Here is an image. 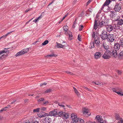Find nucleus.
I'll use <instances>...</instances> for the list:
<instances>
[{
	"mask_svg": "<svg viewBox=\"0 0 123 123\" xmlns=\"http://www.w3.org/2000/svg\"><path fill=\"white\" fill-rule=\"evenodd\" d=\"M47 84V83L46 82H44L42 83L40 85V86H43L44 85H46Z\"/></svg>",
	"mask_w": 123,
	"mask_h": 123,
	"instance_id": "obj_50",
	"label": "nucleus"
},
{
	"mask_svg": "<svg viewBox=\"0 0 123 123\" xmlns=\"http://www.w3.org/2000/svg\"><path fill=\"white\" fill-rule=\"evenodd\" d=\"M97 37V38L96 37L94 38L95 41L94 43L96 44V46H98V44L100 43V41H99L100 37Z\"/></svg>",
	"mask_w": 123,
	"mask_h": 123,
	"instance_id": "obj_13",
	"label": "nucleus"
},
{
	"mask_svg": "<svg viewBox=\"0 0 123 123\" xmlns=\"http://www.w3.org/2000/svg\"><path fill=\"white\" fill-rule=\"evenodd\" d=\"M117 72L119 74H121V71H119L118 70H117Z\"/></svg>",
	"mask_w": 123,
	"mask_h": 123,
	"instance_id": "obj_58",
	"label": "nucleus"
},
{
	"mask_svg": "<svg viewBox=\"0 0 123 123\" xmlns=\"http://www.w3.org/2000/svg\"><path fill=\"white\" fill-rule=\"evenodd\" d=\"M120 96H123V93H117Z\"/></svg>",
	"mask_w": 123,
	"mask_h": 123,
	"instance_id": "obj_54",
	"label": "nucleus"
},
{
	"mask_svg": "<svg viewBox=\"0 0 123 123\" xmlns=\"http://www.w3.org/2000/svg\"><path fill=\"white\" fill-rule=\"evenodd\" d=\"M62 118L64 119H67L69 117V116L68 113L64 112Z\"/></svg>",
	"mask_w": 123,
	"mask_h": 123,
	"instance_id": "obj_19",
	"label": "nucleus"
},
{
	"mask_svg": "<svg viewBox=\"0 0 123 123\" xmlns=\"http://www.w3.org/2000/svg\"><path fill=\"white\" fill-rule=\"evenodd\" d=\"M114 89L113 88V92H123V90H122L121 89H119V90L118 91H117L114 90Z\"/></svg>",
	"mask_w": 123,
	"mask_h": 123,
	"instance_id": "obj_39",
	"label": "nucleus"
},
{
	"mask_svg": "<svg viewBox=\"0 0 123 123\" xmlns=\"http://www.w3.org/2000/svg\"><path fill=\"white\" fill-rule=\"evenodd\" d=\"M24 52V51H23V50H22L21 51L17 53V54L15 55V56L16 57H17L18 56H20L22 55H23L25 54Z\"/></svg>",
	"mask_w": 123,
	"mask_h": 123,
	"instance_id": "obj_18",
	"label": "nucleus"
},
{
	"mask_svg": "<svg viewBox=\"0 0 123 123\" xmlns=\"http://www.w3.org/2000/svg\"><path fill=\"white\" fill-rule=\"evenodd\" d=\"M115 21H117V25L122 26L123 24V19H120V16H118L117 18L114 19Z\"/></svg>",
	"mask_w": 123,
	"mask_h": 123,
	"instance_id": "obj_6",
	"label": "nucleus"
},
{
	"mask_svg": "<svg viewBox=\"0 0 123 123\" xmlns=\"http://www.w3.org/2000/svg\"><path fill=\"white\" fill-rule=\"evenodd\" d=\"M120 45L118 43H115L114 46V49L111 52L112 56L116 58L117 56V51L120 49Z\"/></svg>",
	"mask_w": 123,
	"mask_h": 123,
	"instance_id": "obj_1",
	"label": "nucleus"
},
{
	"mask_svg": "<svg viewBox=\"0 0 123 123\" xmlns=\"http://www.w3.org/2000/svg\"><path fill=\"white\" fill-rule=\"evenodd\" d=\"M84 12H82L80 14V17H82L84 15Z\"/></svg>",
	"mask_w": 123,
	"mask_h": 123,
	"instance_id": "obj_51",
	"label": "nucleus"
},
{
	"mask_svg": "<svg viewBox=\"0 0 123 123\" xmlns=\"http://www.w3.org/2000/svg\"><path fill=\"white\" fill-rule=\"evenodd\" d=\"M51 121V119L49 117H45L43 121V123H50Z\"/></svg>",
	"mask_w": 123,
	"mask_h": 123,
	"instance_id": "obj_10",
	"label": "nucleus"
},
{
	"mask_svg": "<svg viewBox=\"0 0 123 123\" xmlns=\"http://www.w3.org/2000/svg\"><path fill=\"white\" fill-rule=\"evenodd\" d=\"M109 19H105L104 21V23L105 25H107L108 24L109 22Z\"/></svg>",
	"mask_w": 123,
	"mask_h": 123,
	"instance_id": "obj_23",
	"label": "nucleus"
},
{
	"mask_svg": "<svg viewBox=\"0 0 123 123\" xmlns=\"http://www.w3.org/2000/svg\"><path fill=\"white\" fill-rule=\"evenodd\" d=\"M49 41L46 40L44 41V42L42 43V45L43 46L45 45H46L49 43Z\"/></svg>",
	"mask_w": 123,
	"mask_h": 123,
	"instance_id": "obj_32",
	"label": "nucleus"
},
{
	"mask_svg": "<svg viewBox=\"0 0 123 123\" xmlns=\"http://www.w3.org/2000/svg\"><path fill=\"white\" fill-rule=\"evenodd\" d=\"M67 33H68L69 38L70 40H72L73 39V37L72 35V33L69 31V32H68Z\"/></svg>",
	"mask_w": 123,
	"mask_h": 123,
	"instance_id": "obj_22",
	"label": "nucleus"
},
{
	"mask_svg": "<svg viewBox=\"0 0 123 123\" xmlns=\"http://www.w3.org/2000/svg\"><path fill=\"white\" fill-rule=\"evenodd\" d=\"M92 37L93 38H94L95 37H96L97 38V37H99V35L98 32H96L95 33V32L93 31L92 34Z\"/></svg>",
	"mask_w": 123,
	"mask_h": 123,
	"instance_id": "obj_15",
	"label": "nucleus"
},
{
	"mask_svg": "<svg viewBox=\"0 0 123 123\" xmlns=\"http://www.w3.org/2000/svg\"><path fill=\"white\" fill-rule=\"evenodd\" d=\"M112 50H111V51L109 50H106L105 53L107 54L110 53L111 54H112L111 55L112 56Z\"/></svg>",
	"mask_w": 123,
	"mask_h": 123,
	"instance_id": "obj_37",
	"label": "nucleus"
},
{
	"mask_svg": "<svg viewBox=\"0 0 123 123\" xmlns=\"http://www.w3.org/2000/svg\"><path fill=\"white\" fill-rule=\"evenodd\" d=\"M121 57H123V50L121 51L119 54L118 58L119 59Z\"/></svg>",
	"mask_w": 123,
	"mask_h": 123,
	"instance_id": "obj_25",
	"label": "nucleus"
},
{
	"mask_svg": "<svg viewBox=\"0 0 123 123\" xmlns=\"http://www.w3.org/2000/svg\"><path fill=\"white\" fill-rule=\"evenodd\" d=\"M119 43H121V46L123 47V38H121L120 40Z\"/></svg>",
	"mask_w": 123,
	"mask_h": 123,
	"instance_id": "obj_36",
	"label": "nucleus"
},
{
	"mask_svg": "<svg viewBox=\"0 0 123 123\" xmlns=\"http://www.w3.org/2000/svg\"><path fill=\"white\" fill-rule=\"evenodd\" d=\"M121 9V5L119 3H117L114 7V9L116 11L119 12Z\"/></svg>",
	"mask_w": 123,
	"mask_h": 123,
	"instance_id": "obj_8",
	"label": "nucleus"
},
{
	"mask_svg": "<svg viewBox=\"0 0 123 123\" xmlns=\"http://www.w3.org/2000/svg\"><path fill=\"white\" fill-rule=\"evenodd\" d=\"M90 3V1H88L86 3V6H88Z\"/></svg>",
	"mask_w": 123,
	"mask_h": 123,
	"instance_id": "obj_62",
	"label": "nucleus"
},
{
	"mask_svg": "<svg viewBox=\"0 0 123 123\" xmlns=\"http://www.w3.org/2000/svg\"><path fill=\"white\" fill-rule=\"evenodd\" d=\"M97 21L98 20L96 19L94 20L93 27L95 30H96L97 29L98 26Z\"/></svg>",
	"mask_w": 123,
	"mask_h": 123,
	"instance_id": "obj_16",
	"label": "nucleus"
},
{
	"mask_svg": "<svg viewBox=\"0 0 123 123\" xmlns=\"http://www.w3.org/2000/svg\"><path fill=\"white\" fill-rule=\"evenodd\" d=\"M68 15V13H67L63 17L62 19V21H63L65 18L67 17V16Z\"/></svg>",
	"mask_w": 123,
	"mask_h": 123,
	"instance_id": "obj_53",
	"label": "nucleus"
},
{
	"mask_svg": "<svg viewBox=\"0 0 123 123\" xmlns=\"http://www.w3.org/2000/svg\"><path fill=\"white\" fill-rule=\"evenodd\" d=\"M90 46H91L90 48L91 49H92L94 48V43L92 42H91L90 43Z\"/></svg>",
	"mask_w": 123,
	"mask_h": 123,
	"instance_id": "obj_31",
	"label": "nucleus"
},
{
	"mask_svg": "<svg viewBox=\"0 0 123 123\" xmlns=\"http://www.w3.org/2000/svg\"><path fill=\"white\" fill-rule=\"evenodd\" d=\"M84 89L85 90H87L88 91H89L90 92H92V90L91 89H89L86 87H85L84 88Z\"/></svg>",
	"mask_w": 123,
	"mask_h": 123,
	"instance_id": "obj_48",
	"label": "nucleus"
},
{
	"mask_svg": "<svg viewBox=\"0 0 123 123\" xmlns=\"http://www.w3.org/2000/svg\"><path fill=\"white\" fill-rule=\"evenodd\" d=\"M102 57L104 59H108L110 58V56L109 55L104 53L102 56Z\"/></svg>",
	"mask_w": 123,
	"mask_h": 123,
	"instance_id": "obj_17",
	"label": "nucleus"
},
{
	"mask_svg": "<svg viewBox=\"0 0 123 123\" xmlns=\"http://www.w3.org/2000/svg\"><path fill=\"white\" fill-rule=\"evenodd\" d=\"M49 103V102L46 100L45 101H44L43 103V105H47Z\"/></svg>",
	"mask_w": 123,
	"mask_h": 123,
	"instance_id": "obj_42",
	"label": "nucleus"
},
{
	"mask_svg": "<svg viewBox=\"0 0 123 123\" xmlns=\"http://www.w3.org/2000/svg\"><path fill=\"white\" fill-rule=\"evenodd\" d=\"M102 55L101 53L99 52H96L94 55L95 59H97L100 58Z\"/></svg>",
	"mask_w": 123,
	"mask_h": 123,
	"instance_id": "obj_11",
	"label": "nucleus"
},
{
	"mask_svg": "<svg viewBox=\"0 0 123 123\" xmlns=\"http://www.w3.org/2000/svg\"><path fill=\"white\" fill-rule=\"evenodd\" d=\"M103 47L106 50L108 49L109 48V46L108 45L106 44H103Z\"/></svg>",
	"mask_w": 123,
	"mask_h": 123,
	"instance_id": "obj_35",
	"label": "nucleus"
},
{
	"mask_svg": "<svg viewBox=\"0 0 123 123\" xmlns=\"http://www.w3.org/2000/svg\"><path fill=\"white\" fill-rule=\"evenodd\" d=\"M107 38V40L109 42H112L115 40V36L113 34H109L108 35Z\"/></svg>",
	"mask_w": 123,
	"mask_h": 123,
	"instance_id": "obj_4",
	"label": "nucleus"
},
{
	"mask_svg": "<svg viewBox=\"0 0 123 123\" xmlns=\"http://www.w3.org/2000/svg\"><path fill=\"white\" fill-rule=\"evenodd\" d=\"M102 25H105L104 21H103L102 20H100L98 22V26L102 27Z\"/></svg>",
	"mask_w": 123,
	"mask_h": 123,
	"instance_id": "obj_20",
	"label": "nucleus"
},
{
	"mask_svg": "<svg viewBox=\"0 0 123 123\" xmlns=\"http://www.w3.org/2000/svg\"><path fill=\"white\" fill-rule=\"evenodd\" d=\"M53 91V90L52 89L49 88L46 90L44 92H50Z\"/></svg>",
	"mask_w": 123,
	"mask_h": 123,
	"instance_id": "obj_38",
	"label": "nucleus"
},
{
	"mask_svg": "<svg viewBox=\"0 0 123 123\" xmlns=\"http://www.w3.org/2000/svg\"><path fill=\"white\" fill-rule=\"evenodd\" d=\"M94 83L98 85H102V83H99V81H98L95 82Z\"/></svg>",
	"mask_w": 123,
	"mask_h": 123,
	"instance_id": "obj_41",
	"label": "nucleus"
},
{
	"mask_svg": "<svg viewBox=\"0 0 123 123\" xmlns=\"http://www.w3.org/2000/svg\"><path fill=\"white\" fill-rule=\"evenodd\" d=\"M58 105L59 106L61 107H65V106L64 105H63L62 104L60 103H58Z\"/></svg>",
	"mask_w": 123,
	"mask_h": 123,
	"instance_id": "obj_49",
	"label": "nucleus"
},
{
	"mask_svg": "<svg viewBox=\"0 0 123 123\" xmlns=\"http://www.w3.org/2000/svg\"><path fill=\"white\" fill-rule=\"evenodd\" d=\"M40 108H38L35 109H34L33 110V112L34 113L38 112L40 111Z\"/></svg>",
	"mask_w": 123,
	"mask_h": 123,
	"instance_id": "obj_30",
	"label": "nucleus"
},
{
	"mask_svg": "<svg viewBox=\"0 0 123 123\" xmlns=\"http://www.w3.org/2000/svg\"><path fill=\"white\" fill-rule=\"evenodd\" d=\"M23 123H30L29 121L28 120H27L25 122H24Z\"/></svg>",
	"mask_w": 123,
	"mask_h": 123,
	"instance_id": "obj_64",
	"label": "nucleus"
},
{
	"mask_svg": "<svg viewBox=\"0 0 123 123\" xmlns=\"http://www.w3.org/2000/svg\"><path fill=\"white\" fill-rule=\"evenodd\" d=\"M110 12L111 13V14H112V15H115V12H114V11H111Z\"/></svg>",
	"mask_w": 123,
	"mask_h": 123,
	"instance_id": "obj_55",
	"label": "nucleus"
},
{
	"mask_svg": "<svg viewBox=\"0 0 123 123\" xmlns=\"http://www.w3.org/2000/svg\"><path fill=\"white\" fill-rule=\"evenodd\" d=\"M44 113L45 114V116L57 117V112L55 111H50L49 114L45 112Z\"/></svg>",
	"mask_w": 123,
	"mask_h": 123,
	"instance_id": "obj_5",
	"label": "nucleus"
},
{
	"mask_svg": "<svg viewBox=\"0 0 123 123\" xmlns=\"http://www.w3.org/2000/svg\"><path fill=\"white\" fill-rule=\"evenodd\" d=\"M8 35L7 34H6V35L2 36V37H3V38H6Z\"/></svg>",
	"mask_w": 123,
	"mask_h": 123,
	"instance_id": "obj_59",
	"label": "nucleus"
},
{
	"mask_svg": "<svg viewBox=\"0 0 123 123\" xmlns=\"http://www.w3.org/2000/svg\"><path fill=\"white\" fill-rule=\"evenodd\" d=\"M81 35L80 34H79L78 35V40L80 41H81Z\"/></svg>",
	"mask_w": 123,
	"mask_h": 123,
	"instance_id": "obj_46",
	"label": "nucleus"
},
{
	"mask_svg": "<svg viewBox=\"0 0 123 123\" xmlns=\"http://www.w3.org/2000/svg\"><path fill=\"white\" fill-rule=\"evenodd\" d=\"M68 27L67 25H65L63 27V29L64 31L66 32L68 29Z\"/></svg>",
	"mask_w": 123,
	"mask_h": 123,
	"instance_id": "obj_33",
	"label": "nucleus"
},
{
	"mask_svg": "<svg viewBox=\"0 0 123 123\" xmlns=\"http://www.w3.org/2000/svg\"><path fill=\"white\" fill-rule=\"evenodd\" d=\"M113 27L110 25H107L106 27L107 31L108 32L111 31L113 30Z\"/></svg>",
	"mask_w": 123,
	"mask_h": 123,
	"instance_id": "obj_14",
	"label": "nucleus"
},
{
	"mask_svg": "<svg viewBox=\"0 0 123 123\" xmlns=\"http://www.w3.org/2000/svg\"><path fill=\"white\" fill-rule=\"evenodd\" d=\"M56 43L57 44L55 45V47H57L58 49L60 48H63V47L64 46H66L67 44H64V45H62L61 43H59L56 42Z\"/></svg>",
	"mask_w": 123,
	"mask_h": 123,
	"instance_id": "obj_12",
	"label": "nucleus"
},
{
	"mask_svg": "<svg viewBox=\"0 0 123 123\" xmlns=\"http://www.w3.org/2000/svg\"><path fill=\"white\" fill-rule=\"evenodd\" d=\"M95 120L98 121L101 123H106L105 121H103L102 117L99 115H97L95 118Z\"/></svg>",
	"mask_w": 123,
	"mask_h": 123,
	"instance_id": "obj_9",
	"label": "nucleus"
},
{
	"mask_svg": "<svg viewBox=\"0 0 123 123\" xmlns=\"http://www.w3.org/2000/svg\"><path fill=\"white\" fill-rule=\"evenodd\" d=\"M1 54V53H0V60L2 59V57L3 56H4V55H2Z\"/></svg>",
	"mask_w": 123,
	"mask_h": 123,
	"instance_id": "obj_60",
	"label": "nucleus"
},
{
	"mask_svg": "<svg viewBox=\"0 0 123 123\" xmlns=\"http://www.w3.org/2000/svg\"><path fill=\"white\" fill-rule=\"evenodd\" d=\"M111 2V1H109L106 0L104 4L105 6H107Z\"/></svg>",
	"mask_w": 123,
	"mask_h": 123,
	"instance_id": "obj_29",
	"label": "nucleus"
},
{
	"mask_svg": "<svg viewBox=\"0 0 123 123\" xmlns=\"http://www.w3.org/2000/svg\"><path fill=\"white\" fill-rule=\"evenodd\" d=\"M71 117L72 118V121L75 123H77L79 121H81L80 119H79L77 115L75 113H72L71 114Z\"/></svg>",
	"mask_w": 123,
	"mask_h": 123,
	"instance_id": "obj_2",
	"label": "nucleus"
},
{
	"mask_svg": "<svg viewBox=\"0 0 123 123\" xmlns=\"http://www.w3.org/2000/svg\"><path fill=\"white\" fill-rule=\"evenodd\" d=\"M77 20V19H75V21L73 23V26L72 27V28H73L74 29L75 28V25L76 24H77V22H76Z\"/></svg>",
	"mask_w": 123,
	"mask_h": 123,
	"instance_id": "obj_28",
	"label": "nucleus"
},
{
	"mask_svg": "<svg viewBox=\"0 0 123 123\" xmlns=\"http://www.w3.org/2000/svg\"><path fill=\"white\" fill-rule=\"evenodd\" d=\"M57 56V55H55V54H52L49 55H47L46 56V57H52L53 56L55 57Z\"/></svg>",
	"mask_w": 123,
	"mask_h": 123,
	"instance_id": "obj_26",
	"label": "nucleus"
},
{
	"mask_svg": "<svg viewBox=\"0 0 123 123\" xmlns=\"http://www.w3.org/2000/svg\"><path fill=\"white\" fill-rule=\"evenodd\" d=\"M123 122V120H121L119 122H118L117 123H122Z\"/></svg>",
	"mask_w": 123,
	"mask_h": 123,
	"instance_id": "obj_63",
	"label": "nucleus"
},
{
	"mask_svg": "<svg viewBox=\"0 0 123 123\" xmlns=\"http://www.w3.org/2000/svg\"><path fill=\"white\" fill-rule=\"evenodd\" d=\"M93 8V7H91L87 11V12H92V9Z\"/></svg>",
	"mask_w": 123,
	"mask_h": 123,
	"instance_id": "obj_45",
	"label": "nucleus"
},
{
	"mask_svg": "<svg viewBox=\"0 0 123 123\" xmlns=\"http://www.w3.org/2000/svg\"><path fill=\"white\" fill-rule=\"evenodd\" d=\"M8 108L7 107H6L0 110V112H1L3 111H5L6 110L7 108Z\"/></svg>",
	"mask_w": 123,
	"mask_h": 123,
	"instance_id": "obj_40",
	"label": "nucleus"
},
{
	"mask_svg": "<svg viewBox=\"0 0 123 123\" xmlns=\"http://www.w3.org/2000/svg\"><path fill=\"white\" fill-rule=\"evenodd\" d=\"M44 99L43 98H40L37 100V102L38 103H40L41 101H44Z\"/></svg>",
	"mask_w": 123,
	"mask_h": 123,
	"instance_id": "obj_27",
	"label": "nucleus"
},
{
	"mask_svg": "<svg viewBox=\"0 0 123 123\" xmlns=\"http://www.w3.org/2000/svg\"><path fill=\"white\" fill-rule=\"evenodd\" d=\"M73 88L75 92H79L75 88L73 87Z\"/></svg>",
	"mask_w": 123,
	"mask_h": 123,
	"instance_id": "obj_56",
	"label": "nucleus"
},
{
	"mask_svg": "<svg viewBox=\"0 0 123 123\" xmlns=\"http://www.w3.org/2000/svg\"><path fill=\"white\" fill-rule=\"evenodd\" d=\"M115 118L116 119L119 120L120 119H121L120 118L119 115H118L116 114L115 116Z\"/></svg>",
	"mask_w": 123,
	"mask_h": 123,
	"instance_id": "obj_43",
	"label": "nucleus"
},
{
	"mask_svg": "<svg viewBox=\"0 0 123 123\" xmlns=\"http://www.w3.org/2000/svg\"><path fill=\"white\" fill-rule=\"evenodd\" d=\"M38 116L41 117H44V116L42 114V113H40L39 114H38Z\"/></svg>",
	"mask_w": 123,
	"mask_h": 123,
	"instance_id": "obj_47",
	"label": "nucleus"
},
{
	"mask_svg": "<svg viewBox=\"0 0 123 123\" xmlns=\"http://www.w3.org/2000/svg\"><path fill=\"white\" fill-rule=\"evenodd\" d=\"M29 48H26V49H22L23 51H24V53L25 54L27 53L29 51Z\"/></svg>",
	"mask_w": 123,
	"mask_h": 123,
	"instance_id": "obj_34",
	"label": "nucleus"
},
{
	"mask_svg": "<svg viewBox=\"0 0 123 123\" xmlns=\"http://www.w3.org/2000/svg\"><path fill=\"white\" fill-rule=\"evenodd\" d=\"M108 34L107 32L106 31L103 30L102 31L100 36L101 38L103 40L107 39Z\"/></svg>",
	"mask_w": 123,
	"mask_h": 123,
	"instance_id": "obj_3",
	"label": "nucleus"
},
{
	"mask_svg": "<svg viewBox=\"0 0 123 123\" xmlns=\"http://www.w3.org/2000/svg\"><path fill=\"white\" fill-rule=\"evenodd\" d=\"M64 112L62 111L59 112L58 113H57V116H58L62 117H63V115H64Z\"/></svg>",
	"mask_w": 123,
	"mask_h": 123,
	"instance_id": "obj_21",
	"label": "nucleus"
},
{
	"mask_svg": "<svg viewBox=\"0 0 123 123\" xmlns=\"http://www.w3.org/2000/svg\"><path fill=\"white\" fill-rule=\"evenodd\" d=\"M9 52V50H5V49L0 51V53H1V54L4 53H7L8 54Z\"/></svg>",
	"mask_w": 123,
	"mask_h": 123,
	"instance_id": "obj_24",
	"label": "nucleus"
},
{
	"mask_svg": "<svg viewBox=\"0 0 123 123\" xmlns=\"http://www.w3.org/2000/svg\"><path fill=\"white\" fill-rule=\"evenodd\" d=\"M38 19L37 18H36L33 21V22H34L35 23H36L37 22H38Z\"/></svg>",
	"mask_w": 123,
	"mask_h": 123,
	"instance_id": "obj_57",
	"label": "nucleus"
},
{
	"mask_svg": "<svg viewBox=\"0 0 123 123\" xmlns=\"http://www.w3.org/2000/svg\"><path fill=\"white\" fill-rule=\"evenodd\" d=\"M83 113L86 117H88L91 115L90 112L89 111V110L86 107H84L83 108Z\"/></svg>",
	"mask_w": 123,
	"mask_h": 123,
	"instance_id": "obj_7",
	"label": "nucleus"
},
{
	"mask_svg": "<svg viewBox=\"0 0 123 123\" xmlns=\"http://www.w3.org/2000/svg\"><path fill=\"white\" fill-rule=\"evenodd\" d=\"M46 107H42L41 108V111H44L46 110Z\"/></svg>",
	"mask_w": 123,
	"mask_h": 123,
	"instance_id": "obj_44",
	"label": "nucleus"
},
{
	"mask_svg": "<svg viewBox=\"0 0 123 123\" xmlns=\"http://www.w3.org/2000/svg\"><path fill=\"white\" fill-rule=\"evenodd\" d=\"M42 17V14H41L40 15V16H39L38 17H37V18H37V19H38V20H39Z\"/></svg>",
	"mask_w": 123,
	"mask_h": 123,
	"instance_id": "obj_52",
	"label": "nucleus"
},
{
	"mask_svg": "<svg viewBox=\"0 0 123 123\" xmlns=\"http://www.w3.org/2000/svg\"><path fill=\"white\" fill-rule=\"evenodd\" d=\"M14 31H10L9 32L7 33V34L8 35L9 34H10L12 33V32Z\"/></svg>",
	"mask_w": 123,
	"mask_h": 123,
	"instance_id": "obj_61",
	"label": "nucleus"
}]
</instances>
